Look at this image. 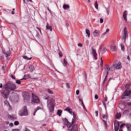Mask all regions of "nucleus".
Here are the masks:
<instances>
[{
  "label": "nucleus",
  "instance_id": "1",
  "mask_svg": "<svg viewBox=\"0 0 131 131\" xmlns=\"http://www.w3.org/2000/svg\"><path fill=\"white\" fill-rule=\"evenodd\" d=\"M56 105V102H55V100L51 98L49 99L47 102V106L49 109L50 112H53L54 109H55V106Z\"/></svg>",
  "mask_w": 131,
  "mask_h": 131
},
{
  "label": "nucleus",
  "instance_id": "2",
  "mask_svg": "<svg viewBox=\"0 0 131 131\" xmlns=\"http://www.w3.org/2000/svg\"><path fill=\"white\" fill-rule=\"evenodd\" d=\"M19 116H27L28 115V111H27V106L26 105L23 107L22 109L18 112Z\"/></svg>",
  "mask_w": 131,
  "mask_h": 131
},
{
  "label": "nucleus",
  "instance_id": "3",
  "mask_svg": "<svg viewBox=\"0 0 131 131\" xmlns=\"http://www.w3.org/2000/svg\"><path fill=\"white\" fill-rule=\"evenodd\" d=\"M63 120L64 122V124L67 125V126L69 128H70L71 127V126L73 125V124L75 123V121H76V119H73L71 123H69V122H68V120H67V119H64Z\"/></svg>",
  "mask_w": 131,
  "mask_h": 131
},
{
  "label": "nucleus",
  "instance_id": "4",
  "mask_svg": "<svg viewBox=\"0 0 131 131\" xmlns=\"http://www.w3.org/2000/svg\"><path fill=\"white\" fill-rule=\"evenodd\" d=\"M116 69L115 67V64H113L111 66V67H109V66L107 64H105L104 70L105 72H109V71H114Z\"/></svg>",
  "mask_w": 131,
  "mask_h": 131
},
{
  "label": "nucleus",
  "instance_id": "5",
  "mask_svg": "<svg viewBox=\"0 0 131 131\" xmlns=\"http://www.w3.org/2000/svg\"><path fill=\"white\" fill-rule=\"evenodd\" d=\"M6 89L10 90V91H14V90L16 89V85L15 84L8 83L7 84Z\"/></svg>",
  "mask_w": 131,
  "mask_h": 131
},
{
  "label": "nucleus",
  "instance_id": "6",
  "mask_svg": "<svg viewBox=\"0 0 131 131\" xmlns=\"http://www.w3.org/2000/svg\"><path fill=\"white\" fill-rule=\"evenodd\" d=\"M32 100L34 103H39V99L33 93L32 94Z\"/></svg>",
  "mask_w": 131,
  "mask_h": 131
},
{
  "label": "nucleus",
  "instance_id": "7",
  "mask_svg": "<svg viewBox=\"0 0 131 131\" xmlns=\"http://www.w3.org/2000/svg\"><path fill=\"white\" fill-rule=\"evenodd\" d=\"M131 91L129 90H126L123 94L122 99H126V97H129L130 95Z\"/></svg>",
  "mask_w": 131,
  "mask_h": 131
},
{
  "label": "nucleus",
  "instance_id": "8",
  "mask_svg": "<svg viewBox=\"0 0 131 131\" xmlns=\"http://www.w3.org/2000/svg\"><path fill=\"white\" fill-rule=\"evenodd\" d=\"M122 38L124 42H125V40L126 38H127V29H126V27L124 29V34Z\"/></svg>",
  "mask_w": 131,
  "mask_h": 131
},
{
  "label": "nucleus",
  "instance_id": "9",
  "mask_svg": "<svg viewBox=\"0 0 131 131\" xmlns=\"http://www.w3.org/2000/svg\"><path fill=\"white\" fill-rule=\"evenodd\" d=\"M2 94L4 95V98H5V99H7V98H8V96H9V94H10V91H9V90H8V88L6 87V89L2 93Z\"/></svg>",
  "mask_w": 131,
  "mask_h": 131
},
{
  "label": "nucleus",
  "instance_id": "10",
  "mask_svg": "<svg viewBox=\"0 0 131 131\" xmlns=\"http://www.w3.org/2000/svg\"><path fill=\"white\" fill-rule=\"evenodd\" d=\"M115 131H118L119 129V122L118 121H115Z\"/></svg>",
  "mask_w": 131,
  "mask_h": 131
},
{
  "label": "nucleus",
  "instance_id": "11",
  "mask_svg": "<svg viewBox=\"0 0 131 131\" xmlns=\"http://www.w3.org/2000/svg\"><path fill=\"white\" fill-rule=\"evenodd\" d=\"M111 50L112 52H116L117 51V47L115 44H113L111 46Z\"/></svg>",
  "mask_w": 131,
  "mask_h": 131
},
{
  "label": "nucleus",
  "instance_id": "12",
  "mask_svg": "<svg viewBox=\"0 0 131 131\" xmlns=\"http://www.w3.org/2000/svg\"><path fill=\"white\" fill-rule=\"evenodd\" d=\"M70 131H78V125L75 124L71 129Z\"/></svg>",
  "mask_w": 131,
  "mask_h": 131
},
{
  "label": "nucleus",
  "instance_id": "13",
  "mask_svg": "<svg viewBox=\"0 0 131 131\" xmlns=\"http://www.w3.org/2000/svg\"><path fill=\"white\" fill-rule=\"evenodd\" d=\"M92 54L93 55L94 59L97 60L98 58L97 57V52H96V50L94 49V48L92 49Z\"/></svg>",
  "mask_w": 131,
  "mask_h": 131
},
{
  "label": "nucleus",
  "instance_id": "14",
  "mask_svg": "<svg viewBox=\"0 0 131 131\" xmlns=\"http://www.w3.org/2000/svg\"><path fill=\"white\" fill-rule=\"evenodd\" d=\"M115 66L116 67V69L118 70V69H121V68L122 66H121V62H119L117 64H115Z\"/></svg>",
  "mask_w": 131,
  "mask_h": 131
},
{
  "label": "nucleus",
  "instance_id": "15",
  "mask_svg": "<svg viewBox=\"0 0 131 131\" xmlns=\"http://www.w3.org/2000/svg\"><path fill=\"white\" fill-rule=\"evenodd\" d=\"M46 29H47V30H50V31H53V28H52V26H50L48 23H47L46 25Z\"/></svg>",
  "mask_w": 131,
  "mask_h": 131
},
{
  "label": "nucleus",
  "instance_id": "16",
  "mask_svg": "<svg viewBox=\"0 0 131 131\" xmlns=\"http://www.w3.org/2000/svg\"><path fill=\"white\" fill-rule=\"evenodd\" d=\"M66 111H68L70 114H73V112L72 111V110L69 107H67L65 110Z\"/></svg>",
  "mask_w": 131,
  "mask_h": 131
},
{
  "label": "nucleus",
  "instance_id": "17",
  "mask_svg": "<svg viewBox=\"0 0 131 131\" xmlns=\"http://www.w3.org/2000/svg\"><path fill=\"white\" fill-rule=\"evenodd\" d=\"M86 34H87V36L88 38L91 37V31H90V30L86 29L85 30Z\"/></svg>",
  "mask_w": 131,
  "mask_h": 131
},
{
  "label": "nucleus",
  "instance_id": "18",
  "mask_svg": "<svg viewBox=\"0 0 131 131\" xmlns=\"http://www.w3.org/2000/svg\"><path fill=\"white\" fill-rule=\"evenodd\" d=\"M108 74H109V72H106L105 78H104V79L103 81V84H104V83H105V82H106V80H107V78H108Z\"/></svg>",
  "mask_w": 131,
  "mask_h": 131
},
{
  "label": "nucleus",
  "instance_id": "19",
  "mask_svg": "<svg viewBox=\"0 0 131 131\" xmlns=\"http://www.w3.org/2000/svg\"><path fill=\"white\" fill-rule=\"evenodd\" d=\"M108 74H109V72H106L105 78H104V79L103 81V84H104V83H105V82H106V80H107V78H108Z\"/></svg>",
  "mask_w": 131,
  "mask_h": 131
},
{
  "label": "nucleus",
  "instance_id": "20",
  "mask_svg": "<svg viewBox=\"0 0 131 131\" xmlns=\"http://www.w3.org/2000/svg\"><path fill=\"white\" fill-rule=\"evenodd\" d=\"M127 13V11H125L124 12L123 15V17L124 20H125V21H126V20H127V18L126 17Z\"/></svg>",
  "mask_w": 131,
  "mask_h": 131
},
{
  "label": "nucleus",
  "instance_id": "21",
  "mask_svg": "<svg viewBox=\"0 0 131 131\" xmlns=\"http://www.w3.org/2000/svg\"><path fill=\"white\" fill-rule=\"evenodd\" d=\"M38 110H41V107H40V106H37L35 110V112L33 114V115H35V114L36 113V112H37V111H38Z\"/></svg>",
  "mask_w": 131,
  "mask_h": 131
},
{
  "label": "nucleus",
  "instance_id": "22",
  "mask_svg": "<svg viewBox=\"0 0 131 131\" xmlns=\"http://www.w3.org/2000/svg\"><path fill=\"white\" fill-rule=\"evenodd\" d=\"M8 117L10 118V119H17V117H16V116H11L8 115Z\"/></svg>",
  "mask_w": 131,
  "mask_h": 131
},
{
  "label": "nucleus",
  "instance_id": "23",
  "mask_svg": "<svg viewBox=\"0 0 131 131\" xmlns=\"http://www.w3.org/2000/svg\"><path fill=\"white\" fill-rule=\"evenodd\" d=\"M93 34L94 37H97V36L99 35V32H97V30H95V31L93 32Z\"/></svg>",
  "mask_w": 131,
  "mask_h": 131
},
{
  "label": "nucleus",
  "instance_id": "24",
  "mask_svg": "<svg viewBox=\"0 0 131 131\" xmlns=\"http://www.w3.org/2000/svg\"><path fill=\"white\" fill-rule=\"evenodd\" d=\"M121 117V113H118L116 115V119H119V118Z\"/></svg>",
  "mask_w": 131,
  "mask_h": 131
},
{
  "label": "nucleus",
  "instance_id": "25",
  "mask_svg": "<svg viewBox=\"0 0 131 131\" xmlns=\"http://www.w3.org/2000/svg\"><path fill=\"white\" fill-rule=\"evenodd\" d=\"M94 7L96 10H98L99 7V4H98V1H96L94 3Z\"/></svg>",
  "mask_w": 131,
  "mask_h": 131
},
{
  "label": "nucleus",
  "instance_id": "26",
  "mask_svg": "<svg viewBox=\"0 0 131 131\" xmlns=\"http://www.w3.org/2000/svg\"><path fill=\"white\" fill-rule=\"evenodd\" d=\"M126 127L128 129V131H131V124H127L126 125Z\"/></svg>",
  "mask_w": 131,
  "mask_h": 131
},
{
  "label": "nucleus",
  "instance_id": "27",
  "mask_svg": "<svg viewBox=\"0 0 131 131\" xmlns=\"http://www.w3.org/2000/svg\"><path fill=\"white\" fill-rule=\"evenodd\" d=\"M69 8H70V6H69V5H63V8L64 9V10H66V9H69Z\"/></svg>",
  "mask_w": 131,
  "mask_h": 131
},
{
  "label": "nucleus",
  "instance_id": "28",
  "mask_svg": "<svg viewBox=\"0 0 131 131\" xmlns=\"http://www.w3.org/2000/svg\"><path fill=\"white\" fill-rule=\"evenodd\" d=\"M29 69H30V71H31V72H32V71H33V70H34V66L31 65L29 67Z\"/></svg>",
  "mask_w": 131,
  "mask_h": 131
},
{
  "label": "nucleus",
  "instance_id": "29",
  "mask_svg": "<svg viewBox=\"0 0 131 131\" xmlns=\"http://www.w3.org/2000/svg\"><path fill=\"white\" fill-rule=\"evenodd\" d=\"M124 106H131V102H127L124 103Z\"/></svg>",
  "mask_w": 131,
  "mask_h": 131
},
{
  "label": "nucleus",
  "instance_id": "30",
  "mask_svg": "<svg viewBox=\"0 0 131 131\" xmlns=\"http://www.w3.org/2000/svg\"><path fill=\"white\" fill-rule=\"evenodd\" d=\"M67 63H68V62L67 61L66 59L64 58L63 62V66H64V67H66V66H67Z\"/></svg>",
  "mask_w": 131,
  "mask_h": 131
},
{
  "label": "nucleus",
  "instance_id": "31",
  "mask_svg": "<svg viewBox=\"0 0 131 131\" xmlns=\"http://www.w3.org/2000/svg\"><path fill=\"white\" fill-rule=\"evenodd\" d=\"M23 57L25 60H31V59H32V57L28 58L27 56H23Z\"/></svg>",
  "mask_w": 131,
  "mask_h": 131
},
{
  "label": "nucleus",
  "instance_id": "32",
  "mask_svg": "<svg viewBox=\"0 0 131 131\" xmlns=\"http://www.w3.org/2000/svg\"><path fill=\"white\" fill-rule=\"evenodd\" d=\"M57 114L58 116H61L62 114V110H58L57 111Z\"/></svg>",
  "mask_w": 131,
  "mask_h": 131
},
{
  "label": "nucleus",
  "instance_id": "33",
  "mask_svg": "<svg viewBox=\"0 0 131 131\" xmlns=\"http://www.w3.org/2000/svg\"><path fill=\"white\" fill-rule=\"evenodd\" d=\"M30 76V75L29 74L26 75L24 76V78L21 79V80H23V79H26V78H29Z\"/></svg>",
  "mask_w": 131,
  "mask_h": 131
},
{
  "label": "nucleus",
  "instance_id": "34",
  "mask_svg": "<svg viewBox=\"0 0 131 131\" xmlns=\"http://www.w3.org/2000/svg\"><path fill=\"white\" fill-rule=\"evenodd\" d=\"M47 91L49 94H51V95H53V94H54V92H53V91L51 90V89H47Z\"/></svg>",
  "mask_w": 131,
  "mask_h": 131
},
{
  "label": "nucleus",
  "instance_id": "35",
  "mask_svg": "<svg viewBox=\"0 0 131 131\" xmlns=\"http://www.w3.org/2000/svg\"><path fill=\"white\" fill-rule=\"evenodd\" d=\"M109 31H110V30H109V29H106V31L102 34V35H106V34H107V33H108Z\"/></svg>",
  "mask_w": 131,
  "mask_h": 131
},
{
  "label": "nucleus",
  "instance_id": "36",
  "mask_svg": "<svg viewBox=\"0 0 131 131\" xmlns=\"http://www.w3.org/2000/svg\"><path fill=\"white\" fill-rule=\"evenodd\" d=\"M129 113V110H125L123 112V114H128Z\"/></svg>",
  "mask_w": 131,
  "mask_h": 131
},
{
  "label": "nucleus",
  "instance_id": "37",
  "mask_svg": "<svg viewBox=\"0 0 131 131\" xmlns=\"http://www.w3.org/2000/svg\"><path fill=\"white\" fill-rule=\"evenodd\" d=\"M121 50L123 52H124V45L123 44H121Z\"/></svg>",
  "mask_w": 131,
  "mask_h": 131
},
{
  "label": "nucleus",
  "instance_id": "38",
  "mask_svg": "<svg viewBox=\"0 0 131 131\" xmlns=\"http://www.w3.org/2000/svg\"><path fill=\"white\" fill-rule=\"evenodd\" d=\"M129 86H130V84L129 83H127L126 84L125 88L126 89H127V90H128V89H129Z\"/></svg>",
  "mask_w": 131,
  "mask_h": 131
},
{
  "label": "nucleus",
  "instance_id": "39",
  "mask_svg": "<svg viewBox=\"0 0 131 131\" xmlns=\"http://www.w3.org/2000/svg\"><path fill=\"white\" fill-rule=\"evenodd\" d=\"M5 55H6V58H8V57L11 56V53L10 52H8L7 53H5Z\"/></svg>",
  "mask_w": 131,
  "mask_h": 131
},
{
  "label": "nucleus",
  "instance_id": "40",
  "mask_svg": "<svg viewBox=\"0 0 131 131\" xmlns=\"http://www.w3.org/2000/svg\"><path fill=\"white\" fill-rule=\"evenodd\" d=\"M82 106H83V109L85 111H86V108H85V105H84V103L82 102Z\"/></svg>",
  "mask_w": 131,
  "mask_h": 131
},
{
  "label": "nucleus",
  "instance_id": "41",
  "mask_svg": "<svg viewBox=\"0 0 131 131\" xmlns=\"http://www.w3.org/2000/svg\"><path fill=\"white\" fill-rule=\"evenodd\" d=\"M49 98H50L49 95H46L45 96H44V100H48V99H49Z\"/></svg>",
  "mask_w": 131,
  "mask_h": 131
},
{
  "label": "nucleus",
  "instance_id": "42",
  "mask_svg": "<svg viewBox=\"0 0 131 131\" xmlns=\"http://www.w3.org/2000/svg\"><path fill=\"white\" fill-rule=\"evenodd\" d=\"M106 52H107V49L106 48H104L103 50H102V54H104V53H106Z\"/></svg>",
  "mask_w": 131,
  "mask_h": 131
},
{
  "label": "nucleus",
  "instance_id": "43",
  "mask_svg": "<svg viewBox=\"0 0 131 131\" xmlns=\"http://www.w3.org/2000/svg\"><path fill=\"white\" fill-rule=\"evenodd\" d=\"M73 119H77V117H76V114H75L74 113H73Z\"/></svg>",
  "mask_w": 131,
  "mask_h": 131
},
{
  "label": "nucleus",
  "instance_id": "44",
  "mask_svg": "<svg viewBox=\"0 0 131 131\" xmlns=\"http://www.w3.org/2000/svg\"><path fill=\"white\" fill-rule=\"evenodd\" d=\"M102 118L103 119H107V115H102Z\"/></svg>",
  "mask_w": 131,
  "mask_h": 131
},
{
  "label": "nucleus",
  "instance_id": "45",
  "mask_svg": "<svg viewBox=\"0 0 131 131\" xmlns=\"http://www.w3.org/2000/svg\"><path fill=\"white\" fill-rule=\"evenodd\" d=\"M16 83L17 84H21V81H20V80H16Z\"/></svg>",
  "mask_w": 131,
  "mask_h": 131
},
{
  "label": "nucleus",
  "instance_id": "46",
  "mask_svg": "<svg viewBox=\"0 0 131 131\" xmlns=\"http://www.w3.org/2000/svg\"><path fill=\"white\" fill-rule=\"evenodd\" d=\"M125 125V124H124V123L120 125V129H122V127H123V126H124Z\"/></svg>",
  "mask_w": 131,
  "mask_h": 131
},
{
  "label": "nucleus",
  "instance_id": "47",
  "mask_svg": "<svg viewBox=\"0 0 131 131\" xmlns=\"http://www.w3.org/2000/svg\"><path fill=\"white\" fill-rule=\"evenodd\" d=\"M15 125H19V121H16L14 122Z\"/></svg>",
  "mask_w": 131,
  "mask_h": 131
},
{
  "label": "nucleus",
  "instance_id": "48",
  "mask_svg": "<svg viewBox=\"0 0 131 131\" xmlns=\"http://www.w3.org/2000/svg\"><path fill=\"white\" fill-rule=\"evenodd\" d=\"M105 125V128H107V121H105V120H103Z\"/></svg>",
  "mask_w": 131,
  "mask_h": 131
},
{
  "label": "nucleus",
  "instance_id": "49",
  "mask_svg": "<svg viewBox=\"0 0 131 131\" xmlns=\"http://www.w3.org/2000/svg\"><path fill=\"white\" fill-rule=\"evenodd\" d=\"M100 65H101V67H103V59L102 58H101Z\"/></svg>",
  "mask_w": 131,
  "mask_h": 131
},
{
  "label": "nucleus",
  "instance_id": "50",
  "mask_svg": "<svg viewBox=\"0 0 131 131\" xmlns=\"http://www.w3.org/2000/svg\"><path fill=\"white\" fill-rule=\"evenodd\" d=\"M95 114H96V116L98 117V115H99V111H96Z\"/></svg>",
  "mask_w": 131,
  "mask_h": 131
},
{
  "label": "nucleus",
  "instance_id": "51",
  "mask_svg": "<svg viewBox=\"0 0 131 131\" xmlns=\"http://www.w3.org/2000/svg\"><path fill=\"white\" fill-rule=\"evenodd\" d=\"M95 99H96V100H98V99H99V96H98V95L96 94L95 95Z\"/></svg>",
  "mask_w": 131,
  "mask_h": 131
},
{
  "label": "nucleus",
  "instance_id": "52",
  "mask_svg": "<svg viewBox=\"0 0 131 131\" xmlns=\"http://www.w3.org/2000/svg\"><path fill=\"white\" fill-rule=\"evenodd\" d=\"M104 22V19H103V18H100V23H103Z\"/></svg>",
  "mask_w": 131,
  "mask_h": 131
},
{
  "label": "nucleus",
  "instance_id": "53",
  "mask_svg": "<svg viewBox=\"0 0 131 131\" xmlns=\"http://www.w3.org/2000/svg\"><path fill=\"white\" fill-rule=\"evenodd\" d=\"M66 85L68 89H70V85H69V83H67Z\"/></svg>",
  "mask_w": 131,
  "mask_h": 131
},
{
  "label": "nucleus",
  "instance_id": "54",
  "mask_svg": "<svg viewBox=\"0 0 131 131\" xmlns=\"http://www.w3.org/2000/svg\"><path fill=\"white\" fill-rule=\"evenodd\" d=\"M78 46L79 47H80L81 48H82V44L81 43H79L78 44Z\"/></svg>",
  "mask_w": 131,
  "mask_h": 131
},
{
  "label": "nucleus",
  "instance_id": "55",
  "mask_svg": "<svg viewBox=\"0 0 131 131\" xmlns=\"http://www.w3.org/2000/svg\"><path fill=\"white\" fill-rule=\"evenodd\" d=\"M59 55L60 56V57H63V54H62L61 52L59 53Z\"/></svg>",
  "mask_w": 131,
  "mask_h": 131
},
{
  "label": "nucleus",
  "instance_id": "56",
  "mask_svg": "<svg viewBox=\"0 0 131 131\" xmlns=\"http://www.w3.org/2000/svg\"><path fill=\"white\" fill-rule=\"evenodd\" d=\"M11 77L13 79H15V78H16L15 77V76H14V75H11Z\"/></svg>",
  "mask_w": 131,
  "mask_h": 131
},
{
  "label": "nucleus",
  "instance_id": "57",
  "mask_svg": "<svg viewBox=\"0 0 131 131\" xmlns=\"http://www.w3.org/2000/svg\"><path fill=\"white\" fill-rule=\"evenodd\" d=\"M76 95H79V90L76 91Z\"/></svg>",
  "mask_w": 131,
  "mask_h": 131
},
{
  "label": "nucleus",
  "instance_id": "58",
  "mask_svg": "<svg viewBox=\"0 0 131 131\" xmlns=\"http://www.w3.org/2000/svg\"><path fill=\"white\" fill-rule=\"evenodd\" d=\"M9 125L10 126H14V124L13 123H10Z\"/></svg>",
  "mask_w": 131,
  "mask_h": 131
},
{
  "label": "nucleus",
  "instance_id": "59",
  "mask_svg": "<svg viewBox=\"0 0 131 131\" xmlns=\"http://www.w3.org/2000/svg\"><path fill=\"white\" fill-rule=\"evenodd\" d=\"M66 26L67 27H68V26H69V24L68 23H66Z\"/></svg>",
  "mask_w": 131,
  "mask_h": 131
},
{
  "label": "nucleus",
  "instance_id": "60",
  "mask_svg": "<svg viewBox=\"0 0 131 131\" xmlns=\"http://www.w3.org/2000/svg\"><path fill=\"white\" fill-rule=\"evenodd\" d=\"M36 28L38 29V30H39L40 33H41V30H40V29L37 27H36Z\"/></svg>",
  "mask_w": 131,
  "mask_h": 131
},
{
  "label": "nucleus",
  "instance_id": "61",
  "mask_svg": "<svg viewBox=\"0 0 131 131\" xmlns=\"http://www.w3.org/2000/svg\"><path fill=\"white\" fill-rule=\"evenodd\" d=\"M127 60H128L129 61H130V58H129V56H128L127 57Z\"/></svg>",
  "mask_w": 131,
  "mask_h": 131
},
{
  "label": "nucleus",
  "instance_id": "62",
  "mask_svg": "<svg viewBox=\"0 0 131 131\" xmlns=\"http://www.w3.org/2000/svg\"><path fill=\"white\" fill-rule=\"evenodd\" d=\"M12 131H19V129H13Z\"/></svg>",
  "mask_w": 131,
  "mask_h": 131
},
{
  "label": "nucleus",
  "instance_id": "63",
  "mask_svg": "<svg viewBox=\"0 0 131 131\" xmlns=\"http://www.w3.org/2000/svg\"><path fill=\"white\" fill-rule=\"evenodd\" d=\"M107 100H108V99L107 98V97H105V98H104L105 102H107Z\"/></svg>",
  "mask_w": 131,
  "mask_h": 131
},
{
  "label": "nucleus",
  "instance_id": "64",
  "mask_svg": "<svg viewBox=\"0 0 131 131\" xmlns=\"http://www.w3.org/2000/svg\"><path fill=\"white\" fill-rule=\"evenodd\" d=\"M106 12H107V15H109V10H106Z\"/></svg>",
  "mask_w": 131,
  "mask_h": 131
}]
</instances>
